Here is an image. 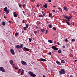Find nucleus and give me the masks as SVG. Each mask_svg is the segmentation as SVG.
I'll return each instance as SVG.
<instances>
[{
  "mask_svg": "<svg viewBox=\"0 0 77 77\" xmlns=\"http://www.w3.org/2000/svg\"><path fill=\"white\" fill-rule=\"evenodd\" d=\"M24 74V70L22 69L21 72V75H23V74Z\"/></svg>",
  "mask_w": 77,
  "mask_h": 77,
  "instance_id": "f3484780",
  "label": "nucleus"
},
{
  "mask_svg": "<svg viewBox=\"0 0 77 77\" xmlns=\"http://www.w3.org/2000/svg\"><path fill=\"white\" fill-rule=\"evenodd\" d=\"M34 33L35 34V35H36V33H37L38 32L37 31H34Z\"/></svg>",
  "mask_w": 77,
  "mask_h": 77,
  "instance_id": "a878e982",
  "label": "nucleus"
},
{
  "mask_svg": "<svg viewBox=\"0 0 77 77\" xmlns=\"http://www.w3.org/2000/svg\"><path fill=\"white\" fill-rule=\"evenodd\" d=\"M65 70L64 69H62L61 70L59 71V73H60V74L61 75V74H65Z\"/></svg>",
  "mask_w": 77,
  "mask_h": 77,
  "instance_id": "f03ea898",
  "label": "nucleus"
},
{
  "mask_svg": "<svg viewBox=\"0 0 77 77\" xmlns=\"http://www.w3.org/2000/svg\"><path fill=\"white\" fill-rule=\"evenodd\" d=\"M48 33V30H46V31L45 32V34H47V33Z\"/></svg>",
  "mask_w": 77,
  "mask_h": 77,
  "instance_id": "f704fd0d",
  "label": "nucleus"
},
{
  "mask_svg": "<svg viewBox=\"0 0 77 77\" xmlns=\"http://www.w3.org/2000/svg\"><path fill=\"white\" fill-rule=\"evenodd\" d=\"M19 53H20L21 52L20 51H19Z\"/></svg>",
  "mask_w": 77,
  "mask_h": 77,
  "instance_id": "338daca9",
  "label": "nucleus"
},
{
  "mask_svg": "<svg viewBox=\"0 0 77 77\" xmlns=\"http://www.w3.org/2000/svg\"><path fill=\"white\" fill-rule=\"evenodd\" d=\"M16 13V12H14L13 13L14 14H15Z\"/></svg>",
  "mask_w": 77,
  "mask_h": 77,
  "instance_id": "13d9d810",
  "label": "nucleus"
},
{
  "mask_svg": "<svg viewBox=\"0 0 77 77\" xmlns=\"http://www.w3.org/2000/svg\"><path fill=\"white\" fill-rule=\"evenodd\" d=\"M48 27H49V28H50V29H51V25H49Z\"/></svg>",
  "mask_w": 77,
  "mask_h": 77,
  "instance_id": "2f4dec72",
  "label": "nucleus"
},
{
  "mask_svg": "<svg viewBox=\"0 0 77 77\" xmlns=\"http://www.w3.org/2000/svg\"><path fill=\"white\" fill-rule=\"evenodd\" d=\"M52 48L54 50L56 51V50H58V48H56L54 46H53L52 47Z\"/></svg>",
  "mask_w": 77,
  "mask_h": 77,
  "instance_id": "39448f33",
  "label": "nucleus"
},
{
  "mask_svg": "<svg viewBox=\"0 0 77 77\" xmlns=\"http://www.w3.org/2000/svg\"><path fill=\"white\" fill-rule=\"evenodd\" d=\"M39 60L40 61H43L44 62H46L47 61L46 60L43 58H40Z\"/></svg>",
  "mask_w": 77,
  "mask_h": 77,
  "instance_id": "0eeeda50",
  "label": "nucleus"
},
{
  "mask_svg": "<svg viewBox=\"0 0 77 77\" xmlns=\"http://www.w3.org/2000/svg\"><path fill=\"white\" fill-rule=\"evenodd\" d=\"M65 41L66 42H67L68 41V39H66L65 40Z\"/></svg>",
  "mask_w": 77,
  "mask_h": 77,
  "instance_id": "37998d69",
  "label": "nucleus"
},
{
  "mask_svg": "<svg viewBox=\"0 0 77 77\" xmlns=\"http://www.w3.org/2000/svg\"><path fill=\"white\" fill-rule=\"evenodd\" d=\"M52 29H53L54 30H56V28H55V27H53L52 28Z\"/></svg>",
  "mask_w": 77,
  "mask_h": 77,
  "instance_id": "c756f323",
  "label": "nucleus"
},
{
  "mask_svg": "<svg viewBox=\"0 0 77 77\" xmlns=\"http://www.w3.org/2000/svg\"><path fill=\"white\" fill-rule=\"evenodd\" d=\"M32 1H33L34 2H35V0H32Z\"/></svg>",
  "mask_w": 77,
  "mask_h": 77,
  "instance_id": "0e129e2a",
  "label": "nucleus"
},
{
  "mask_svg": "<svg viewBox=\"0 0 77 77\" xmlns=\"http://www.w3.org/2000/svg\"><path fill=\"white\" fill-rule=\"evenodd\" d=\"M23 12L24 15H26V13H25V12H24V11H23Z\"/></svg>",
  "mask_w": 77,
  "mask_h": 77,
  "instance_id": "a18cd8bd",
  "label": "nucleus"
},
{
  "mask_svg": "<svg viewBox=\"0 0 77 77\" xmlns=\"http://www.w3.org/2000/svg\"><path fill=\"white\" fill-rule=\"evenodd\" d=\"M14 17H17V14H14Z\"/></svg>",
  "mask_w": 77,
  "mask_h": 77,
  "instance_id": "4be33fe9",
  "label": "nucleus"
},
{
  "mask_svg": "<svg viewBox=\"0 0 77 77\" xmlns=\"http://www.w3.org/2000/svg\"><path fill=\"white\" fill-rule=\"evenodd\" d=\"M71 41H72V42H74L75 40L74 38L72 39L71 40Z\"/></svg>",
  "mask_w": 77,
  "mask_h": 77,
  "instance_id": "aec40b11",
  "label": "nucleus"
},
{
  "mask_svg": "<svg viewBox=\"0 0 77 77\" xmlns=\"http://www.w3.org/2000/svg\"><path fill=\"white\" fill-rule=\"evenodd\" d=\"M9 11H10V10H7L5 11V12L7 14H9Z\"/></svg>",
  "mask_w": 77,
  "mask_h": 77,
  "instance_id": "4468645a",
  "label": "nucleus"
},
{
  "mask_svg": "<svg viewBox=\"0 0 77 77\" xmlns=\"http://www.w3.org/2000/svg\"><path fill=\"white\" fill-rule=\"evenodd\" d=\"M64 17L66 18V19H67V20L64 19H63V20L66 21L68 26H70V24H69V22L68 21H70V19L72 18V17H71V16H68L66 15H65Z\"/></svg>",
  "mask_w": 77,
  "mask_h": 77,
  "instance_id": "f257e3e1",
  "label": "nucleus"
},
{
  "mask_svg": "<svg viewBox=\"0 0 77 77\" xmlns=\"http://www.w3.org/2000/svg\"><path fill=\"white\" fill-rule=\"evenodd\" d=\"M10 64H11V65H13V64H14V61H13V60H10Z\"/></svg>",
  "mask_w": 77,
  "mask_h": 77,
  "instance_id": "9b49d317",
  "label": "nucleus"
},
{
  "mask_svg": "<svg viewBox=\"0 0 77 77\" xmlns=\"http://www.w3.org/2000/svg\"><path fill=\"white\" fill-rule=\"evenodd\" d=\"M48 54L49 55H51V53L49 52V53H48Z\"/></svg>",
  "mask_w": 77,
  "mask_h": 77,
  "instance_id": "58836bf2",
  "label": "nucleus"
},
{
  "mask_svg": "<svg viewBox=\"0 0 77 77\" xmlns=\"http://www.w3.org/2000/svg\"><path fill=\"white\" fill-rule=\"evenodd\" d=\"M15 65V64H13V65H12V66H13V67H14V66Z\"/></svg>",
  "mask_w": 77,
  "mask_h": 77,
  "instance_id": "052dcab7",
  "label": "nucleus"
},
{
  "mask_svg": "<svg viewBox=\"0 0 77 77\" xmlns=\"http://www.w3.org/2000/svg\"><path fill=\"white\" fill-rule=\"evenodd\" d=\"M58 9H59V10H61V8H58Z\"/></svg>",
  "mask_w": 77,
  "mask_h": 77,
  "instance_id": "4c0bfd02",
  "label": "nucleus"
},
{
  "mask_svg": "<svg viewBox=\"0 0 77 77\" xmlns=\"http://www.w3.org/2000/svg\"><path fill=\"white\" fill-rule=\"evenodd\" d=\"M74 23H75L74 22H73V26H74Z\"/></svg>",
  "mask_w": 77,
  "mask_h": 77,
  "instance_id": "864d4df0",
  "label": "nucleus"
},
{
  "mask_svg": "<svg viewBox=\"0 0 77 77\" xmlns=\"http://www.w3.org/2000/svg\"><path fill=\"white\" fill-rule=\"evenodd\" d=\"M23 44H21L20 46V48H23Z\"/></svg>",
  "mask_w": 77,
  "mask_h": 77,
  "instance_id": "393cba45",
  "label": "nucleus"
},
{
  "mask_svg": "<svg viewBox=\"0 0 77 77\" xmlns=\"http://www.w3.org/2000/svg\"><path fill=\"white\" fill-rule=\"evenodd\" d=\"M22 6L23 7H25L26 6V5L25 4H24L23 5H22Z\"/></svg>",
  "mask_w": 77,
  "mask_h": 77,
  "instance_id": "ea45409f",
  "label": "nucleus"
},
{
  "mask_svg": "<svg viewBox=\"0 0 77 77\" xmlns=\"http://www.w3.org/2000/svg\"><path fill=\"white\" fill-rule=\"evenodd\" d=\"M49 16L50 18H53V17H54V16H52V13H50L49 14Z\"/></svg>",
  "mask_w": 77,
  "mask_h": 77,
  "instance_id": "1a4fd4ad",
  "label": "nucleus"
},
{
  "mask_svg": "<svg viewBox=\"0 0 77 77\" xmlns=\"http://www.w3.org/2000/svg\"><path fill=\"white\" fill-rule=\"evenodd\" d=\"M21 69H20L18 71L20 72L21 71Z\"/></svg>",
  "mask_w": 77,
  "mask_h": 77,
  "instance_id": "8fccbe9b",
  "label": "nucleus"
},
{
  "mask_svg": "<svg viewBox=\"0 0 77 77\" xmlns=\"http://www.w3.org/2000/svg\"><path fill=\"white\" fill-rule=\"evenodd\" d=\"M18 33L16 32L15 34V36H17V35H18Z\"/></svg>",
  "mask_w": 77,
  "mask_h": 77,
  "instance_id": "72a5a7b5",
  "label": "nucleus"
},
{
  "mask_svg": "<svg viewBox=\"0 0 77 77\" xmlns=\"http://www.w3.org/2000/svg\"><path fill=\"white\" fill-rule=\"evenodd\" d=\"M22 32L23 33H24V31H23Z\"/></svg>",
  "mask_w": 77,
  "mask_h": 77,
  "instance_id": "680f3d73",
  "label": "nucleus"
},
{
  "mask_svg": "<svg viewBox=\"0 0 77 77\" xmlns=\"http://www.w3.org/2000/svg\"><path fill=\"white\" fill-rule=\"evenodd\" d=\"M2 24L3 26H5V24H6V23H5V22L4 21H2Z\"/></svg>",
  "mask_w": 77,
  "mask_h": 77,
  "instance_id": "2eb2a0df",
  "label": "nucleus"
},
{
  "mask_svg": "<svg viewBox=\"0 0 77 77\" xmlns=\"http://www.w3.org/2000/svg\"><path fill=\"white\" fill-rule=\"evenodd\" d=\"M53 8H56V6H53Z\"/></svg>",
  "mask_w": 77,
  "mask_h": 77,
  "instance_id": "5fc2aeb1",
  "label": "nucleus"
},
{
  "mask_svg": "<svg viewBox=\"0 0 77 77\" xmlns=\"http://www.w3.org/2000/svg\"><path fill=\"white\" fill-rule=\"evenodd\" d=\"M4 18H6V17L5 16H4Z\"/></svg>",
  "mask_w": 77,
  "mask_h": 77,
  "instance_id": "603ef678",
  "label": "nucleus"
},
{
  "mask_svg": "<svg viewBox=\"0 0 77 77\" xmlns=\"http://www.w3.org/2000/svg\"><path fill=\"white\" fill-rule=\"evenodd\" d=\"M20 48V46L19 45H17L16 46L17 48Z\"/></svg>",
  "mask_w": 77,
  "mask_h": 77,
  "instance_id": "6ab92c4d",
  "label": "nucleus"
},
{
  "mask_svg": "<svg viewBox=\"0 0 77 77\" xmlns=\"http://www.w3.org/2000/svg\"><path fill=\"white\" fill-rule=\"evenodd\" d=\"M14 68L15 69H18V68L16 67H15Z\"/></svg>",
  "mask_w": 77,
  "mask_h": 77,
  "instance_id": "c03bdc74",
  "label": "nucleus"
},
{
  "mask_svg": "<svg viewBox=\"0 0 77 77\" xmlns=\"http://www.w3.org/2000/svg\"><path fill=\"white\" fill-rule=\"evenodd\" d=\"M63 48H65V45H63Z\"/></svg>",
  "mask_w": 77,
  "mask_h": 77,
  "instance_id": "a19ab883",
  "label": "nucleus"
},
{
  "mask_svg": "<svg viewBox=\"0 0 77 77\" xmlns=\"http://www.w3.org/2000/svg\"><path fill=\"white\" fill-rule=\"evenodd\" d=\"M38 17H43V16L42 15H39L38 16Z\"/></svg>",
  "mask_w": 77,
  "mask_h": 77,
  "instance_id": "473e14b6",
  "label": "nucleus"
},
{
  "mask_svg": "<svg viewBox=\"0 0 77 77\" xmlns=\"http://www.w3.org/2000/svg\"><path fill=\"white\" fill-rule=\"evenodd\" d=\"M48 2H49V3H51V0H48Z\"/></svg>",
  "mask_w": 77,
  "mask_h": 77,
  "instance_id": "c9c22d12",
  "label": "nucleus"
},
{
  "mask_svg": "<svg viewBox=\"0 0 77 77\" xmlns=\"http://www.w3.org/2000/svg\"><path fill=\"white\" fill-rule=\"evenodd\" d=\"M56 63H57V64L58 65H61V63H60V62L57 61H56Z\"/></svg>",
  "mask_w": 77,
  "mask_h": 77,
  "instance_id": "f8f14e48",
  "label": "nucleus"
},
{
  "mask_svg": "<svg viewBox=\"0 0 77 77\" xmlns=\"http://www.w3.org/2000/svg\"><path fill=\"white\" fill-rule=\"evenodd\" d=\"M48 42H49L51 44H52V43H53L52 41H51V40H48Z\"/></svg>",
  "mask_w": 77,
  "mask_h": 77,
  "instance_id": "a211bd4d",
  "label": "nucleus"
},
{
  "mask_svg": "<svg viewBox=\"0 0 77 77\" xmlns=\"http://www.w3.org/2000/svg\"><path fill=\"white\" fill-rule=\"evenodd\" d=\"M37 7H39V5H37Z\"/></svg>",
  "mask_w": 77,
  "mask_h": 77,
  "instance_id": "09e8293b",
  "label": "nucleus"
},
{
  "mask_svg": "<svg viewBox=\"0 0 77 77\" xmlns=\"http://www.w3.org/2000/svg\"><path fill=\"white\" fill-rule=\"evenodd\" d=\"M23 29L24 30H27V28H26V27H24Z\"/></svg>",
  "mask_w": 77,
  "mask_h": 77,
  "instance_id": "bb28decb",
  "label": "nucleus"
},
{
  "mask_svg": "<svg viewBox=\"0 0 77 77\" xmlns=\"http://www.w3.org/2000/svg\"><path fill=\"white\" fill-rule=\"evenodd\" d=\"M7 9H8V8L7 7H5L4 9V11H6L7 10Z\"/></svg>",
  "mask_w": 77,
  "mask_h": 77,
  "instance_id": "b1692460",
  "label": "nucleus"
},
{
  "mask_svg": "<svg viewBox=\"0 0 77 77\" xmlns=\"http://www.w3.org/2000/svg\"><path fill=\"white\" fill-rule=\"evenodd\" d=\"M39 24H41V23H39Z\"/></svg>",
  "mask_w": 77,
  "mask_h": 77,
  "instance_id": "774afa93",
  "label": "nucleus"
},
{
  "mask_svg": "<svg viewBox=\"0 0 77 77\" xmlns=\"http://www.w3.org/2000/svg\"><path fill=\"white\" fill-rule=\"evenodd\" d=\"M58 52L59 53H61V52H62V50H61L60 49L58 50Z\"/></svg>",
  "mask_w": 77,
  "mask_h": 77,
  "instance_id": "5701e85b",
  "label": "nucleus"
},
{
  "mask_svg": "<svg viewBox=\"0 0 77 77\" xmlns=\"http://www.w3.org/2000/svg\"><path fill=\"white\" fill-rule=\"evenodd\" d=\"M64 10H65V11H68V9L65 6L63 8Z\"/></svg>",
  "mask_w": 77,
  "mask_h": 77,
  "instance_id": "9d476101",
  "label": "nucleus"
},
{
  "mask_svg": "<svg viewBox=\"0 0 77 77\" xmlns=\"http://www.w3.org/2000/svg\"><path fill=\"white\" fill-rule=\"evenodd\" d=\"M0 71H1L2 72H5V69H4V68L3 67H0Z\"/></svg>",
  "mask_w": 77,
  "mask_h": 77,
  "instance_id": "423d86ee",
  "label": "nucleus"
},
{
  "mask_svg": "<svg viewBox=\"0 0 77 77\" xmlns=\"http://www.w3.org/2000/svg\"><path fill=\"white\" fill-rule=\"evenodd\" d=\"M29 42H32V38L31 39V38H29Z\"/></svg>",
  "mask_w": 77,
  "mask_h": 77,
  "instance_id": "c85d7f7f",
  "label": "nucleus"
},
{
  "mask_svg": "<svg viewBox=\"0 0 77 77\" xmlns=\"http://www.w3.org/2000/svg\"><path fill=\"white\" fill-rule=\"evenodd\" d=\"M61 62L62 63H65V61H64L63 60H62L61 61Z\"/></svg>",
  "mask_w": 77,
  "mask_h": 77,
  "instance_id": "412c9836",
  "label": "nucleus"
},
{
  "mask_svg": "<svg viewBox=\"0 0 77 77\" xmlns=\"http://www.w3.org/2000/svg\"><path fill=\"white\" fill-rule=\"evenodd\" d=\"M10 52L13 55H14V54H15V52H14V51L13 49H11Z\"/></svg>",
  "mask_w": 77,
  "mask_h": 77,
  "instance_id": "20e7f679",
  "label": "nucleus"
},
{
  "mask_svg": "<svg viewBox=\"0 0 77 77\" xmlns=\"http://www.w3.org/2000/svg\"><path fill=\"white\" fill-rule=\"evenodd\" d=\"M24 48V50L26 51H30V49L28 48H27L25 47Z\"/></svg>",
  "mask_w": 77,
  "mask_h": 77,
  "instance_id": "6e6552de",
  "label": "nucleus"
},
{
  "mask_svg": "<svg viewBox=\"0 0 77 77\" xmlns=\"http://www.w3.org/2000/svg\"><path fill=\"white\" fill-rule=\"evenodd\" d=\"M21 63L22 65H27V63H26V62L23 60H21Z\"/></svg>",
  "mask_w": 77,
  "mask_h": 77,
  "instance_id": "7ed1b4c3",
  "label": "nucleus"
},
{
  "mask_svg": "<svg viewBox=\"0 0 77 77\" xmlns=\"http://www.w3.org/2000/svg\"><path fill=\"white\" fill-rule=\"evenodd\" d=\"M42 14L43 15V17H44L45 16V13L44 11H42Z\"/></svg>",
  "mask_w": 77,
  "mask_h": 77,
  "instance_id": "7c9ffc66",
  "label": "nucleus"
},
{
  "mask_svg": "<svg viewBox=\"0 0 77 77\" xmlns=\"http://www.w3.org/2000/svg\"><path fill=\"white\" fill-rule=\"evenodd\" d=\"M40 30L42 32H45V30L44 29H40Z\"/></svg>",
  "mask_w": 77,
  "mask_h": 77,
  "instance_id": "dca6fc26",
  "label": "nucleus"
},
{
  "mask_svg": "<svg viewBox=\"0 0 77 77\" xmlns=\"http://www.w3.org/2000/svg\"><path fill=\"white\" fill-rule=\"evenodd\" d=\"M35 29H38V27L37 26H36Z\"/></svg>",
  "mask_w": 77,
  "mask_h": 77,
  "instance_id": "4d7b16f0",
  "label": "nucleus"
},
{
  "mask_svg": "<svg viewBox=\"0 0 77 77\" xmlns=\"http://www.w3.org/2000/svg\"><path fill=\"white\" fill-rule=\"evenodd\" d=\"M34 15H36V13H35L34 14Z\"/></svg>",
  "mask_w": 77,
  "mask_h": 77,
  "instance_id": "69168bd1",
  "label": "nucleus"
},
{
  "mask_svg": "<svg viewBox=\"0 0 77 77\" xmlns=\"http://www.w3.org/2000/svg\"><path fill=\"white\" fill-rule=\"evenodd\" d=\"M75 62H77V60H75Z\"/></svg>",
  "mask_w": 77,
  "mask_h": 77,
  "instance_id": "6e6d98bb",
  "label": "nucleus"
},
{
  "mask_svg": "<svg viewBox=\"0 0 77 77\" xmlns=\"http://www.w3.org/2000/svg\"><path fill=\"white\" fill-rule=\"evenodd\" d=\"M57 44H58V45H60V43H59V42H57Z\"/></svg>",
  "mask_w": 77,
  "mask_h": 77,
  "instance_id": "49530a36",
  "label": "nucleus"
},
{
  "mask_svg": "<svg viewBox=\"0 0 77 77\" xmlns=\"http://www.w3.org/2000/svg\"><path fill=\"white\" fill-rule=\"evenodd\" d=\"M26 28H28V27H29V24H26Z\"/></svg>",
  "mask_w": 77,
  "mask_h": 77,
  "instance_id": "cd10ccee",
  "label": "nucleus"
},
{
  "mask_svg": "<svg viewBox=\"0 0 77 77\" xmlns=\"http://www.w3.org/2000/svg\"><path fill=\"white\" fill-rule=\"evenodd\" d=\"M8 22H9V23H11V22L10 20H9L8 21Z\"/></svg>",
  "mask_w": 77,
  "mask_h": 77,
  "instance_id": "bf43d9fd",
  "label": "nucleus"
},
{
  "mask_svg": "<svg viewBox=\"0 0 77 77\" xmlns=\"http://www.w3.org/2000/svg\"><path fill=\"white\" fill-rule=\"evenodd\" d=\"M19 5L20 8H21V6H22V5H20V4H19Z\"/></svg>",
  "mask_w": 77,
  "mask_h": 77,
  "instance_id": "e433bc0d",
  "label": "nucleus"
},
{
  "mask_svg": "<svg viewBox=\"0 0 77 77\" xmlns=\"http://www.w3.org/2000/svg\"><path fill=\"white\" fill-rule=\"evenodd\" d=\"M18 72L19 74H20V72L18 71Z\"/></svg>",
  "mask_w": 77,
  "mask_h": 77,
  "instance_id": "e2e57ef3",
  "label": "nucleus"
},
{
  "mask_svg": "<svg viewBox=\"0 0 77 77\" xmlns=\"http://www.w3.org/2000/svg\"><path fill=\"white\" fill-rule=\"evenodd\" d=\"M43 7L45 8H47V4L46 3L44 5H43Z\"/></svg>",
  "mask_w": 77,
  "mask_h": 77,
  "instance_id": "ddd939ff",
  "label": "nucleus"
},
{
  "mask_svg": "<svg viewBox=\"0 0 77 77\" xmlns=\"http://www.w3.org/2000/svg\"><path fill=\"white\" fill-rule=\"evenodd\" d=\"M70 77H74L72 76V75H71L70 76Z\"/></svg>",
  "mask_w": 77,
  "mask_h": 77,
  "instance_id": "3c124183",
  "label": "nucleus"
},
{
  "mask_svg": "<svg viewBox=\"0 0 77 77\" xmlns=\"http://www.w3.org/2000/svg\"><path fill=\"white\" fill-rule=\"evenodd\" d=\"M52 12H56V11L55 10H52Z\"/></svg>",
  "mask_w": 77,
  "mask_h": 77,
  "instance_id": "79ce46f5",
  "label": "nucleus"
},
{
  "mask_svg": "<svg viewBox=\"0 0 77 77\" xmlns=\"http://www.w3.org/2000/svg\"><path fill=\"white\" fill-rule=\"evenodd\" d=\"M23 23H25V20H23Z\"/></svg>",
  "mask_w": 77,
  "mask_h": 77,
  "instance_id": "de8ad7c7",
  "label": "nucleus"
}]
</instances>
